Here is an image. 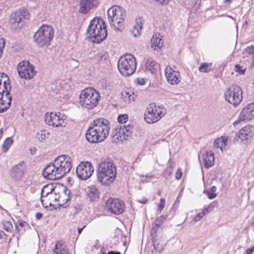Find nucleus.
<instances>
[{"label":"nucleus","mask_w":254,"mask_h":254,"mask_svg":"<svg viewBox=\"0 0 254 254\" xmlns=\"http://www.w3.org/2000/svg\"><path fill=\"white\" fill-rule=\"evenodd\" d=\"M110 128V122L104 118L95 119L86 133L87 140L91 143L102 141L107 137Z\"/></svg>","instance_id":"nucleus-1"},{"label":"nucleus","mask_w":254,"mask_h":254,"mask_svg":"<svg viewBox=\"0 0 254 254\" xmlns=\"http://www.w3.org/2000/svg\"><path fill=\"white\" fill-rule=\"evenodd\" d=\"M107 36L106 26L104 20L95 17L91 20L87 29V36L93 42L100 43Z\"/></svg>","instance_id":"nucleus-2"},{"label":"nucleus","mask_w":254,"mask_h":254,"mask_svg":"<svg viewBox=\"0 0 254 254\" xmlns=\"http://www.w3.org/2000/svg\"><path fill=\"white\" fill-rule=\"evenodd\" d=\"M8 76L0 73V113H4L10 107L12 96L10 94L11 86Z\"/></svg>","instance_id":"nucleus-3"},{"label":"nucleus","mask_w":254,"mask_h":254,"mask_svg":"<svg viewBox=\"0 0 254 254\" xmlns=\"http://www.w3.org/2000/svg\"><path fill=\"white\" fill-rule=\"evenodd\" d=\"M116 173V167L113 162H102L98 169V180L103 185L109 186L114 181Z\"/></svg>","instance_id":"nucleus-4"},{"label":"nucleus","mask_w":254,"mask_h":254,"mask_svg":"<svg viewBox=\"0 0 254 254\" xmlns=\"http://www.w3.org/2000/svg\"><path fill=\"white\" fill-rule=\"evenodd\" d=\"M100 99L99 93L92 88L83 89L79 96V104L82 108L92 109L96 107Z\"/></svg>","instance_id":"nucleus-5"},{"label":"nucleus","mask_w":254,"mask_h":254,"mask_svg":"<svg viewBox=\"0 0 254 254\" xmlns=\"http://www.w3.org/2000/svg\"><path fill=\"white\" fill-rule=\"evenodd\" d=\"M54 36V30L51 26L43 25L35 33L33 38L37 45L39 47H47Z\"/></svg>","instance_id":"nucleus-6"},{"label":"nucleus","mask_w":254,"mask_h":254,"mask_svg":"<svg viewBox=\"0 0 254 254\" xmlns=\"http://www.w3.org/2000/svg\"><path fill=\"white\" fill-rule=\"evenodd\" d=\"M118 68L123 75L128 76L132 74L136 68L134 57L131 54L122 56L118 61Z\"/></svg>","instance_id":"nucleus-7"},{"label":"nucleus","mask_w":254,"mask_h":254,"mask_svg":"<svg viewBox=\"0 0 254 254\" xmlns=\"http://www.w3.org/2000/svg\"><path fill=\"white\" fill-rule=\"evenodd\" d=\"M107 15L110 25L119 30L126 17V11L120 6L114 5L108 9Z\"/></svg>","instance_id":"nucleus-8"},{"label":"nucleus","mask_w":254,"mask_h":254,"mask_svg":"<svg viewBox=\"0 0 254 254\" xmlns=\"http://www.w3.org/2000/svg\"><path fill=\"white\" fill-rule=\"evenodd\" d=\"M166 113V109L163 107L151 103L146 109L144 119L146 123L153 124L159 121Z\"/></svg>","instance_id":"nucleus-9"},{"label":"nucleus","mask_w":254,"mask_h":254,"mask_svg":"<svg viewBox=\"0 0 254 254\" xmlns=\"http://www.w3.org/2000/svg\"><path fill=\"white\" fill-rule=\"evenodd\" d=\"M242 94L241 88L238 85H234L226 90L224 95L226 100L234 106H237L242 100Z\"/></svg>","instance_id":"nucleus-10"},{"label":"nucleus","mask_w":254,"mask_h":254,"mask_svg":"<svg viewBox=\"0 0 254 254\" xmlns=\"http://www.w3.org/2000/svg\"><path fill=\"white\" fill-rule=\"evenodd\" d=\"M133 127L129 124L117 126L115 129L113 130L111 136L114 141H122L130 136Z\"/></svg>","instance_id":"nucleus-11"},{"label":"nucleus","mask_w":254,"mask_h":254,"mask_svg":"<svg viewBox=\"0 0 254 254\" xmlns=\"http://www.w3.org/2000/svg\"><path fill=\"white\" fill-rule=\"evenodd\" d=\"M19 76L23 79L29 80L32 79L36 74L34 66L29 61L20 62L17 66Z\"/></svg>","instance_id":"nucleus-12"},{"label":"nucleus","mask_w":254,"mask_h":254,"mask_svg":"<svg viewBox=\"0 0 254 254\" xmlns=\"http://www.w3.org/2000/svg\"><path fill=\"white\" fill-rule=\"evenodd\" d=\"M71 161V158L65 155L59 156L55 159L54 164L62 177L70 170Z\"/></svg>","instance_id":"nucleus-13"},{"label":"nucleus","mask_w":254,"mask_h":254,"mask_svg":"<svg viewBox=\"0 0 254 254\" xmlns=\"http://www.w3.org/2000/svg\"><path fill=\"white\" fill-rule=\"evenodd\" d=\"M94 171V167L89 162H82L76 167L77 176L81 180H85L90 178Z\"/></svg>","instance_id":"nucleus-14"},{"label":"nucleus","mask_w":254,"mask_h":254,"mask_svg":"<svg viewBox=\"0 0 254 254\" xmlns=\"http://www.w3.org/2000/svg\"><path fill=\"white\" fill-rule=\"evenodd\" d=\"M106 204L108 210L116 215L122 214L125 211V203L119 199H109Z\"/></svg>","instance_id":"nucleus-15"},{"label":"nucleus","mask_w":254,"mask_h":254,"mask_svg":"<svg viewBox=\"0 0 254 254\" xmlns=\"http://www.w3.org/2000/svg\"><path fill=\"white\" fill-rule=\"evenodd\" d=\"M165 75L168 83L172 85H177L181 80L180 72L170 66L165 68Z\"/></svg>","instance_id":"nucleus-16"},{"label":"nucleus","mask_w":254,"mask_h":254,"mask_svg":"<svg viewBox=\"0 0 254 254\" xmlns=\"http://www.w3.org/2000/svg\"><path fill=\"white\" fill-rule=\"evenodd\" d=\"M57 170L54 162L51 163L45 167L42 172V174L46 179L50 180H58L62 177Z\"/></svg>","instance_id":"nucleus-17"},{"label":"nucleus","mask_w":254,"mask_h":254,"mask_svg":"<svg viewBox=\"0 0 254 254\" xmlns=\"http://www.w3.org/2000/svg\"><path fill=\"white\" fill-rule=\"evenodd\" d=\"M28 18V12L27 10L23 9L17 10L11 14L9 23L11 26L15 28L21 22L22 19Z\"/></svg>","instance_id":"nucleus-18"},{"label":"nucleus","mask_w":254,"mask_h":254,"mask_svg":"<svg viewBox=\"0 0 254 254\" xmlns=\"http://www.w3.org/2000/svg\"><path fill=\"white\" fill-rule=\"evenodd\" d=\"M25 172V165L24 163H20L14 166L10 171V176L15 181H20L24 176Z\"/></svg>","instance_id":"nucleus-19"},{"label":"nucleus","mask_w":254,"mask_h":254,"mask_svg":"<svg viewBox=\"0 0 254 254\" xmlns=\"http://www.w3.org/2000/svg\"><path fill=\"white\" fill-rule=\"evenodd\" d=\"M45 122L49 126L54 127L63 126L64 124L63 119H61L57 113H51L49 115L47 113L45 115Z\"/></svg>","instance_id":"nucleus-20"},{"label":"nucleus","mask_w":254,"mask_h":254,"mask_svg":"<svg viewBox=\"0 0 254 254\" xmlns=\"http://www.w3.org/2000/svg\"><path fill=\"white\" fill-rule=\"evenodd\" d=\"M254 118V103L246 105L241 112L239 119L241 121L251 120Z\"/></svg>","instance_id":"nucleus-21"},{"label":"nucleus","mask_w":254,"mask_h":254,"mask_svg":"<svg viewBox=\"0 0 254 254\" xmlns=\"http://www.w3.org/2000/svg\"><path fill=\"white\" fill-rule=\"evenodd\" d=\"M98 5L97 0H81L79 11L82 14H86L92 8L96 7Z\"/></svg>","instance_id":"nucleus-22"},{"label":"nucleus","mask_w":254,"mask_h":254,"mask_svg":"<svg viewBox=\"0 0 254 254\" xmlns=\"http://www.w3.org/2000/svg\"><path fill=\"white\" fill-rule=\"evenodd\" d=\"M87 198L91 201H96L100 197V191L97 187L92 185L87 187L85 190Z\"/></svg>","instance_id":"nucleus-23"},{"label":"nucleus","mask_w":254,"mask_h":254,"mask_svg":"<svg viewBox=\"0 0 254 254\" xmlns=\"http://www.w3.org/2000/svg\"><path fill=\"white\" fill-rule=\"evenodd\" d=\"M60 196L59 194H57L55 192L51 193L45 198H41V202L43 206L47 207L48 205H52L53 203L59 200Z\"/></svg>","instance_id":"nucleus-24"},{"label":"nucleus","mask_w":254,"mask_h":254,"mask_svg":"<svg viewBox=\"0 0 254 254\" xmlns=\"http://www.w3.org/2000/svg\"><path fill=\"white\" fill-rule=\"evenodd\" d=\"M202 159L204 167L209 168L212 167L214 162V153L212 151H207L202 154Z\"/></svg>","instance_id":"nucleus-25"},{"label":"nucleus","mask_w":254,"mask_h":254,"mask_svg":"<svg viewBox=\"0 0 254 254\" xmlns=\"http://www.w3.org/2000/svg\"><path fill=\"white\" fill-rule=\"evenodd\" d=\"M152 243L154 249L156 251L159 253L163 251L166 246L165 240L163 237H152Z\"/></svg>","instance_id":"nucleus-26"},{"label":"nucleus","mask_w":254,"mask_h":254,"mask_svg":"<svg viewBox=\"0 0 254 254\" xmlns=\"http://www.w3.org/2000/svg\"><path fill=\"white\" fill-rule=\"evenodd\" d=\"M252 135V133L251 132L250 127H245L240 130L238 134L236 135L235 138L237 140H239V138L240 141L242 142L248 139Z\"/></svg>","instance_id":"nucleus-27"},{"label":"nucleus","mask_w":254,"mask_h":254,"mask_svg":"<svg viewBox=\"0 0 254 254\" xmlns=\"http://www.w3.org/2000/svg\"><path fill=\"white\" fill-rule=\"evenodd\" d=\"M142 26L143 22L142 19L140 18L136 19L135 24L133 25L132 28L129 30V32L134 37H138L141 34Z\"/></svg>","instance_id":"nucleus-28"},{"label":"nucleus","mask_w":254,"mask_h":254,"mask_svg":"<svg viewBox=\"0 0 254 254\" xmlns=\"http://www.w3.org/2000/svg\"><path fill=\"white\" fill-rule=\"evenodd\" d=\"M162 46L163 41L160 34H155L151 39V48L154 50L158 51Z\"/></svg>","instance_id":"nucleus-29"},{"label":"nucleus","mask_w":254,"mask_h":254,"mask_svg":"<svg viewBox=\"0 0 254 254\" xmlns=\"http://www.w3.org/2000/svg\"><path fill=\"white\" fill-rule=\"evenodd\" d=\"M122 96L124 101L127 103H129L131 101H134L136 95L134 93V91L129 88L125 89L122 92Z\"/></svg>","instance_id":"nucleus-30"},{"label":"nucleus","mask_w":254,"mask_h":254,"mask_svg":"<svg viewBox=\"0 0 254 254\" xmlns=\"http://www.w3.org/2000/svg\"><path fill=\"white\" fill-rule=\"evenodd\" d=\"M15 229L19 234H22L24 232L30 228L29 224L21 220H18L15 223Z\"/></svg>","instance_id":"nucleus-31"},{"label":"nucleus","mask_w":254,"mask_h":254,"mask_svg":"<svg viewBox=\"0 0 254 254\" xmlns=\"http://www.w3.org/2000/svg\"><path fill=\"white\" fill-rule=\"evenodd\" d=\"M53 251L55 254H69L65 244L62 241H58L55 244V248Z\"/></svg>","instance_id":"nucleus-32"},{"label":"nucleus","mask_w":254,"mask_h":254,"mask_svg":"<svg viewBox=\"0 0 254 254\" xmlns=\"http://www.w3.org/2000/svg\"><path fill=\"white\" fill-rule=\"evenodd\" d=\"M248 61H250L252 65H254V46L247 47L244 53Z\"/></svg>","instance_id":"nucleus-33"},{"label":"nucleus","mask_w":254,"mask_h":254,"mask_svg":"<svg viewBox=\"0 0 254 254\" xmlns=\"http://www.w3.org/2000/svg\"><path fill=\"white\" fill-rule=\"evenodd\" d=\"M227 138L225 137H221L220 138L216 139L213 143V145L215 147L219 148L222 150V148L225 147L227 144Z\"/></svg>","instance_id":"nucleus-34"},{"label":"nucleus","mask_w":254,"mask_h":254,"mask_svg":"<svg viewBox=\"0 0 254 254\" xmlns=\"http://www.w3.org/2000/svg\"><path fill=\"white\" fill-rule=\"evenodd\" d=\"M55 189L51 185H46L41 190V198H45L47 195L50 194L51 193L54 192Z\"/></svg>","instance_id":"nucleus-35"},{"label":"nucleus","mask_w":254,"mask_h":254,"mask_svg":"<svg viewBox=\"0 0 254 254\" xmlns=\"http://www.w3.org/2000/svg\"><path fill=\"white\" fill-rule=\"evenodd\" d=\"M146 68L147 70L151 71V73H154L155 70L156 69L157 65L156 63L152 59H147L145 63Z\"/></svg>","instance_id":"nucleus-36"},{"label":"nucleus","mask_w":254,"mask_h":254,"mask_svg":"<svg viewBox=\"0 0 254 254\" xmlns=\"http://www.w3.org/2000/svg\"><path fill=\"white\" fill-rule=\"evenodd\" d=\"M211 63H203L200 64L198 69L201 72L207 73L211 70Z\"/></svg>","instance_id":"nucleus-37"},{"label":"nucleus","mask_w":254,"mask_h":254,"mask_svg":"<svg viewBox=\"0 0 254 254\" xmlns=\"http://www.w3.org/2000/svg\"><path fill=\"white\" fill-rule=\"evenodd\" d=\"M216 191V187L212 186L209 190H204L203 192L207 195L209 199H213L217 196Z\"/></svg>","instance_id":"nucleus-38"},{"label":"nucleus","mask_w":254,"mask_h":254,"mask_svg":"<svg viewBox=\"0 0 254 254\" xmlns=\"http://www.w3.org/2000/svg\"><path fill=\"white\" fill-rule=\"evenodd\" d=\"M3 228L7 232L12 233L13 230V227L11 222L7 220H3L2 222Z\"/></svg>","instance_id":"nucleus-39"},{"label":"nucleus","mask_w":254,"mask_h":254,"mask_svg":"<svg viewBox=\"0 0 254 254\" xmlns=\"http://www.w3.org/2000/svg\"><path fill=\"white\" fill-rule=\"evenodd\" d=\"M246 69V67L240 64H236L235 65L234 70L236 72H238L239 74H244Z\"/></svg>","instance_id":"nucleus-40"},{"label":"nucleus","mask_w":254,"mask_h":254,"mask_svg":"<svg viewBox=\"0 0 254 254\" xmlns=\"http://www.w3.org/2000/svg\"><path fill=\"white\" fill-rule=\"evenodd\" d=\"M216 202L215 201H214L211 202L207 207L204 208L202 210V211L204 212L205 215L212 211L213 210L214 207L216 204Z\"/></svg>","instance_id":"nucleus-41"},{"label":"nucleus","mask_w":254,"mask_h":254,"mask_svg":"<svg viewBox=\"0 0 254 254\" xmlns=\"http://www.w3.org/2000/svg\"><path fill=\"white\" fill-rule=\"evenodd\" d=\"M160 225H157L156 224V222H154L152 225V229L151 231V235L152 237H155V235L156 233L157 232L159 228H160Z\"/></svg>","instance_id":"nucleus-42"},{"label":"nucleus","mask_w":254,"mask_h":254,"mask_svg":"<svg viewBox=\"0 0 254 254\" xmlns=\"http://www.w3.org/2000/svg\"><path fill=\"white\" fill-rule=\"evenodd\" d=\"M128 120V116L127 114H122L118 116V122L121 124L126 123Z\"/></svg>","instance_id":"nucleus-43"},{"label":"nucleus","mask_w":254,"mask_h":254,"mask_svg":"<svg viewBox=\"0 0 254 254\" xmlns=\"http://www.w3.org/2000/svg\"><path fill=\"white\" fill-rule=\"evenodd\" d=\"M167 215H162L156 219L154 222H156V225L161 226L163 224V221L167 219Z\"/></svg>","instance_id":"nucleus-44"},{"label":"nucleus","mask_w":254,"mask_h":254,"mask_svg":"<svg viewBox=\"0 0 254 254\" xmlns=\"http://www.w3.org/2000/svg\"><path fill=\"white\" fill-rule=\"evenodd\" d=\"M12 143V140L11 138H7L4 141L3 144V148L7 150L9 147Z\"/></svg>","instance_id":"nucleus-45"},{"label":"nucleus","mask_w":254,"mask_h":254,"mask_svg":"<svg viewBox=\"0 0 254 254\" xmlns=\"http://www.w3.org/2000/svg\"><path fill=\"white\" fill-rule=\"evenodd\" d=\"M204 215L205 214L202 211L194 217L193 220L195 222L199 221Z\"/></svg>","instance_id":"nucleus-46"},{"label":"nucleus","mask_w":254,"mask_h":254,"mask_svg":"<svg viewBox=\"0 0 254 254\" xmlns=\"http://www.w3.org/2000/svg\"><path fill=\"white\" fill-rule=\"evenodd\" d=\"M165 199L163 198H161L160 199V204L158 205V210L160 211V212H161L162 211V210L164 208V207L165 206Z\"/></svg>","instance_id":"nucleus-47"},{"label":"nucleus","mask_w":254,"mask_h":254,"mask_svg":"<svg viewBox=\"0 0 254 254\" xmlns=\"http://www.w3.org/2000/svg\"><path fill=\"white\" fill-rule=\"evenodd\" d=\"M145 79L142 78H138L135 80V83L140 85H144L145 84Z\"/></svg>","instance_id":"nucleus-48"},{"label":"nucleus","mask_w":254,"mask_h":254,"mask_svg":"<svg viewBox=\"0 0 254 254\" xmlns=\"http://www.w3.org/2000/svg\"><path fill=\"white\" fill-rule=\"evenodd\" d=\"M182 177V172L180 168L178 169L176 172L175 178L177 180H180Z\"/></svg>","instance_id":"nucleus-49"},{"label":"nucleus","mask_w":254,"mask_h":254,"mask_svg":"<svg viewBox=\"0 0 254 254\" xmlns=\"http://www.w3.org/2000/svg\"><path fill=\"white\" fill-rule=\"evenodd\" d=\"M168 168L170 169H172V170H173V169L175 167V164L174 162H172L171 160H169V162H168Z\"/></svg>","instance_id":"nucleus-50"},{"label":"nucleus","mask_w":254,"mask_h":254,"mask_svg":"<svg viewBox=\"0 0 254 254\" xmlns=\"http://www.w3.org/2000/svg\"><path fill=\"white\" fill-rule=\"evenodd\" d=\"M254 254V246L246 250V254Z\"/></svg>","instance_id":"nucleus-51"},{"label":"nucleus","mask_w":254,"mask_h":254,"mask_svg":"<svg viewBox=\"0 0 254 254\" xmlns=\"http://www.w3.org/2000/svg\"><path fill=\"white\" fill-rule=\"evenodd\" d=\"M137 201L142 204H145L147 202V199L146 198L143 197L140 199H137Z\"/></svg>","instance_id":"nucleus-52"},{"label":"nucleus","mask_w":254,"mask_h":254,"mask_svg":"<svg viewBox=\"0 0 254 254\" xmlns=\"http://www.w3.org/2000/svg\"><path fill=\"white\" fill-rule=\"evenodd\" d=\"M158 2L162 4L166 5L169 2V0H155Z\"/></svg>","instance_id":"nucleus-53"},{"label":"nucleus","mask_w":254,"mask_h":254,"mask_svg":"<svg viewBox=\"0 0 254 254\" xmlns=\"http://www.w3.org/2000/svg\"><path fill=\"white\" fill-rule=\"evenodd\" d=\"M6 236L3 231H0V239H6Z\"/></svg>","instance_id":"nucleus-54"},{"label":"nucleus","mask_w":254,"mask_h":254,"mask_svg":"<svg viewBox=\"0 0 254 254\" xmlns=\"http://www.w3.org/2000/svg\"><path fill=\"white\" fill-rule=\"evenodd\" d=\"M173 171V170H172V169H170L167 168L166 169L165 172L166 174H168V175L170 176L172 174Z\"/></svg>","instance_id":"nucleus-55"},{"label":"nucleus","mask_w":254,"mask_h":254,"mask_svg":"<svg viewBox=\"0 0 254 254\" xmlns=\"http://www.w3.org/2000/svg\"><path fill=\"white\" fill-rule=\"evenodd\" d=\"M43 216V214L40 212H37L36 214V218L37 219H40Z\"/></svg>","instance_id":"nucleus-56"},{"label":"nucleus","mask_w":254,"mask_h":254,"mask_svg":"<svg viewBox=\"0 0 254 254\" xmlns=\"http://www.w3.org/2000/svg\"><path fill=\"white\" fill-rule=\"evenodd\" d=\"M47 137V136H46V134L45 133H43V132H42V133H41V139L42 140H44Z\"/></svg>","instance_id":"nucleus-57"},{"label":"nucleus","mask_w":254,"mask_h":254,"mask_svg":"<svg viewBox=\"0 0 254 254\" xmlns=\"http://www.w3.org/2000/svg\"><path fill=\"white\" fill-rule=\"evenodd\" d=\"M85 226H84L82 228H78L77 231H78V234H80L81 233L82 230L84 228H85Z\"/></svg>","instance_id":"nucleus-58"},{"label":"nucleus","mask_w":254,"mask_h":254,"mask_svg":"<svg viewBox=\"0 0 254 254\" xmlns=\"http://www.w3.org/2000/svg\"><path fill=\"white\" fill-rule=\"evenodd\" d=\"M231 0H225L224 2L225 3L231 1Z\"/></svg>","instance_id":"nucleus-59"},{"label":"nucleus","mask_w":254,"mask_h":254,"mask_svg":"<svg viewBox=\"0 0 254 254\" xmlns=\"http://www.w3.org/2000/svg\"><path fill=\"white\" fill-rule=\"evenodd\" d=\"M36 151V149L35 148L33 150V151L34 152ZM33 153H34V152H33Z\"/></svg>","instance_id":"nucleus-60"}]
</instances>
